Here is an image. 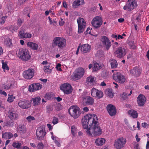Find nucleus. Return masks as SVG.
<instances>
[{
	"mask_svg": "<svg viewBox=\"0 0 149 149\" xmlns=\"http://www.w3.org/2000/svg\"><path fill=\"white\" fill-rule=\"evenodd\" d=\"M126 142L125 138L120 137L115 141L114 145L116 149H121L125 146Z\"/></svg>",
	"mask_w": 149,
	"mask_h": 149,
	"instance_id": "nucleus-6",
	"label": "nucleus"
},
{
	"mask_svg": "<svg viewBox=\"0 0 149 149\" xmlns=\"http://www.w3.org/2000/svg\"><path fill=\"white\" fill-rule=\"evenodd\" d=\"M98 120L97 116L95 114H87L81 120L83 127L84 129H87L88 126L90 127L95 122Z\"/></svg>",
	"mask_w": 149,
	"mask_h": 149,
	"instance_id": "nucleus-1",
	"label": "nucleus"
},
{
	"mask_svg": "<svg viewBox=\"0 0 149 149\" xmlns=\"http://www.w3.org/2000/svg\"><path fill=\"white\" fill-rule=\"evenodd\" d=\"M0 94H1L5 96H7V94L6 93L3 91H2V90H0Z\"/></svg>",
	"mask_w": 149,
	"mask_h": 149,
	"instance_id": "nucleus-60",
	"label": "nucleus"
},
{
	"mask_svg": "<svg viewBox=\"0 0 149 149\" xmlns=\"http://www.w3.org/2000/svg\"><path fill=\"white\" fill-rule=\"evenodd\" d=\"M137 3L135 0H128L126 5L123 7L125 10L128 9V11H131L137 6Z\"/></svg>",
	"mask_w": 149,
	"mask_h": 149,
	"instance_id": "nucleus-8",
	"label": "nucleus"
},
{
	"mask_svg": "<svg viewBox=\"0 0 149 149\" xmlns=\"http://www.w3.org/2000/svg\"><path fill=\"white\" fill-rule=\"evenodd\" d=\"M43 144L42 142H40L38 143L37 147L39 149H41L44 147Z\"/></svg>",
	"mask_w": 149,
	"mask_h": 149,
	"instance_id": "nucleus-51",
	"label": "nucleus"
},
{
	"mask_svg": "<svg viewBox=\"0 0 149 149\" xmlns=\"http://www.w3.org/2000/svg\"><path fill=\"white\" fill-rule=\"evenodd\" d=\"M86 80L88 84L90 83L93 84L94 81V77L92 76H90L87 78Z\"/></svg>",
	"mask_w": 149,
	"mask_h": 149,
	"instance_id": "nucleus-40",
	"label": "nucleus"
},
{
	"mask_svg": "<svg viewBox=\"0 0 149 149\" xmlns=\"http://www.w3.org/2000/svg\"><path fill=\"white\" fill-rule=\"evenodd\" d=\"M68 112L70 116L74 119L77 118L81 114L79 108L74 106H71L69 108Z\"/></svg>",
	"mask_w": 149,
	"mask_h": 149,
	"instance_id": "nucleus-5",
	"label": "nucleus"
},
{
	"mask_svg": "<svg viewBox=\"0 0 149 149\" xmlns=\"http://www.w3.org/2000/svg\"><path fill=\"white\" fill-rule=\"evenodd\" d=\"M41 88L42 85L40 84H33L29 86L28 91L30 92H33L40 89Z\"/></svg>",
	"mask_w": 149,
	"mask_h": 149,
	"instance_id": "nucleus-20",
	"label": "nucleus"
},
{
	"mask_svg": "<svg viewBox=\"0 0 149 149\" xmlns=\"http://www.w3.org/2000/svg\"><path fill=\"white\" fill-rule=\"evenodd\" d=\"M128 91H126L125 92L123 93L121 95V98L123 100H127L128 99Z\"/></svg>",
	"mask_w": 149,
	"mask_h": 149,
	"instance_id": "nucleus-38",
	"label": "nucleus"
},
{
	"mask_svg": "<svg viewBox=\"0 0 149 149\" xmlns=\"http://www.w3.org/2000/svg\"><path fill=\"white\" fill-rule=\"evenodd\" d=\"M84 73V70L83 68H78L75 70L74 77L76 79H79L83 76Z\"/></svg>",
	"mask_w": 149,
	"mask_h": 149,
	"instance_id": "nucleus-14",
	"label": "nucleus"
},
{
	"mask_svg": "<svg viewBox=\"0 0 149 149\" xmlns=\"http://www.w3.org/2000/svg\"><path fill=\"white\" fill-rule=\"evenodd\" d=\"M12 145L14 147L18 149L20 148L21 144L20 143L14 142Z\"/></svg>",
	"mask_w": 149,
	"mask_h": 149,
	"instance_id": "nucleus-44",
	"label": "nucleus"
},
{
	"mask_svg": "<svg viewBox=\"0 0 149 149\" xmlns=\"http://www.w3.org/2000/svg\"><path fill=\"white\" fill-rule=\"evenodd\" d=\"M95 122L92 125L86 129V131L89 135L91 136L93 134L95 136H99L102 134V131L97 121H95Z\"/></svg>",
	"mask_w": 149,
	"mask_h": 149,
	"instance_id": "nucleus-2",
	"label": "nucleus"
},
{
	"mask_svg": "<svg viewBox=\"0 0 149 149\" xmlns=\"http://www.w3.org/2000/svg\"><path fill=\"white\" fill-rule=\"evenodd\" d=\"M34 70L33 69H29L24 71L23 73V76L26 79H30L33 76L34 74Z\"/></svg>",
	"mask_w": 149,
	"mask_h": 149,
	"instance_id": "nucleus-12",
	"label": "nucleus"
},
{
	"mask_svg": "<svg viewBox=\"0 0 149 149\" xmlns=\"http://www.w3.org/2000/svg\"><path fill=\"white\" fill-rule=\"evenodd\" d=\"M91 50V46L87 44L83 45L81 49V52L83 54L88 53Z\"/></svg>",
	"mask_w": 149,
	"mask_h": 149,
	"instance_id": "nucleus-24",
	"label": "nucleus"
},
{
	"mask_svg": "<svg viewBox=\"0 0 149 149\" xmlns=\"http://www.w3.org/2000/svg\"><path fill=\"white\" fill-rule=\"evenodd\" d=\"M100 69V67L99 64L97 63H95L93 68V71H95Z\"/></svg>",
	"mask_w": 149,
	"mask_h": 149,
	"instance_id": "nucleus-42",
	"label": "nucleus"
},
{
	"mask_svg": "<svg viewBox=\"0 0 149 149\" xmlns=\"http://www.w3.org/2000/svg\"><path fill=\"white\" fill-rule=\"evenodd\" d=\"M47 112L49 113L53 110V109L50 106L47 107Z\"/></svg>",
	"mask_w": 149,
	"mask_h": 149,
	"instance_id": "nucleus-54",
	"label": "nucleus"
},
{
	"mask_svg": "<svg viewBox=\"0 0 149 149\" xmlns=\"http://www.w3.org/2000/svg\"><path fill=\"white\" fill-rule=\"evenodd\" d=\"M26 128L25 126L23 125H19L17 128V131L21 134H23L26 132Z\"/></svg>",
	"mask_w": 149,
	"mask_h": 149,
	"instance_id": "nucleus-29",
	"label": "nucleus"
},
{
	"mask_svg": "<svg viewBox=\"0 0 149 149\" xmlns=\"http://www.w3.org/2000/svg\"><path fill=\"white\" fill-rule=\"evenodd\" d=\"M28 0H18V3L20 5H22L24 4L25 2L27 1Z\"/></svg>",
	"mask_w": 149,
	"mask_h": 149,
	"instance_id": "nucleus-52",
	"label": "nucleus"
},
{
	"mask_svg": "<svg viewBox=\"0 0 149 149\" xmlns=\"http://www.w3.org/2000/svg\"><path fill=\"white\" fill-rule=\"evenodd\" d=\"M136 141L137 142H139L140 141V139L138 138V134H137L136 136Z\"/></svg>",
	"mask_w": 149,
	"mask_h": 149,
	"instance_id": "nucleus-63",
	"label": "nucleus"
},
{
	"mask_svg": "<svg viewBox=\"0 0 149 149\" xmlns=\"http://www.w3.org/2000/svg\"><path fill=\"white\" fill-rule=\"evenodd\" d=\"M66 45V40L63 38L55 37L53 40L52 46L54 47L57 46L60 49H63Z\"/></svg>",
	"mask_w": 149,
	"mask_h": 149,
	"instance_id": "nucleus-3",
	"label": "nucleus"
},
{
	"mask_svg": "<svg viewBox=\"0 0 149 149\" xmlns=\"http://www.w3.org/2000/svg\"><path fill=\"white\" fill-rule=\"evenodd\" d=\"M83 110L84 112H87L88 111V109L87 107H84L83 108Z\"/></svg>",
	"mask_w": 149,
	"mask_h": 149,
	"instance_id": "nucleus-64",
	"label": "nucleus"
},
{
	"mask_svg": "<svg viewBox=\"0 0 149 149\" xmlns=\"http://www.w3.org/2000/svg\"><path fill=\"white\" fill-rule=\"evenodd\" d=\"M27 45L29 47L33 50H36L38 49V45L36 43L31 42H29L27 43Z\"/></svg>",
	"mask_w": 149,
	"mask_h": 149,
	"instance_id": "nucleus-28",
	"label": "nucleus"
},
{
	"mask_svg": "<svg viewBox=\"0 0 149 149\" xmlns=\"http://www.w3.org/2000/svg\"><path fill=\"white\" fill-rule=\"evenodd\" d=\"M8 116L10 119L15 120L18 119V115L15 111L10 110L8 113Z\"/></svg>",
	"mask_w": 149,
	"mask_h": 149,
	"instance_id": "nucleus-25",
	"label": "nucleus"
},
{
	"mask_svg": "<svg viewBox=\"0 0 149 149\" xmlns=\"http://www.w3.org/2000/svg\"><path fill=\"white\" fill-rule=\"evenodd\" d=\"M58 118L56 117H54L53 120L52 121L53 123L54 124H55L58 123Z\"/></svg>",
	"mask_w": 149,
	"mask_h": 149,
	"instance_id": "nucleus-56",
	"label": "nucleus"
},
{
	"mask_svg": "<svg viewBox=\"0 0 149 149\" xmlns=\"http://www.w3.org/2000/svg\"><path fill=\"white\" fill-rule=\"evenodd\" d=\"M14 124L13 120L10 119L7 121L6 123V126L12 127L14 125Z\"/></svg>",
	"mask_w": 149,
	"mask_h": 149,
	"instance_id": "nucleus-39",
	"label": "nucleus"
},
{
	"mask_svg": "<svg viewBox=\"0 0 149 149\" xmlns=\"http://www.w3.org/2000/svg\"><path fill=\"white\" fill-rule=\"evenodd\" d=\"M45 134L46 132L44 129L39 127L37 130L36 135L38 139L39 140L42 139Z\"/></svg>",
	"mask_w": 149,
	"mask_h": 149,
	"instance_id": "nucleus-15",
	"label": "nucleus"
},
{
	"mask_svg": "<svg viewBox=\"0 0 149 149\" xmlns=\"http://www.w3.org/2000/svg\"><path fill=\"white\" fill-rule=\"evenodd\" d=\"M4 43L7 47H12L13 46L11 40L9 38H7L4 39Z\"/></svg>",
	"mask_w": 149,
	"mask_h": 149,
	"instance_id": "nucleus-31",
	"label": "nucleus"
},
{
	"mask_svg": "<svg viewBox=\"0 0 149 149\" xmlns=\"http://www.w3.org/2000/svg\"><path fill=\"white\" fill-rule=\"evenodd\" d=\"M101 41L103 46L107 50H108L111 46V43L109 38L106 36H102Z\"/></svg>",
	"mask_w": 149,
	"mask_h": 149,
	"instance_id": "nucleus-16",
	"label": "nucleus"
},
{
	"mask_svg": "<svg viewBox=\"0 0 149 149\" xmlns=\"http://www.w3.org/2000/svg\"><path fill=\"white\" fill-rule=\"evenodd\" d=\"M2 68L3 69H6L7 70H9V68L8 66V65L6 63L4 62H2Z\"/></svg>",
	"mask_w": 149,
	"mask_h": 149,
	"instance_id": "nucleus-48",
	"label": "nucleus"
},
{
	"mask_svg": "<svg viewBox=\"0 0 149 149\" xmlns=\"http://www.w3.org/2000/svg\"><path fill=\"white\" fill-rule=\"evenodd\" d=\"M61 66V64H60V63H58L56 65V68L59 71H61V68H60Z\"/></svg>",
	"mask_w": 149,
	"mask_h": 149,
	"instance_id": "nucleus-58",
	"label": "nucleus"
},
{
	"mask_svg": "<svg viewBox=\"0 0 149 149\" xmlns=\"http://www.w3.org/2000/svg\"><path fill=\"white\" fill-rule=\"evenodd\" d=\"M137 99L138 105L139 106H143L146 102V97L143 95L140 94L137 97Z\"/></svg>",
	"mask_w": 149,
	"mask_h": 149,
	"instance_id": "nucleus-22",
	"label": "nucleus"
},
{
	"mask_svg": "<svg viewBox=\"0 0 149 149\" xmlns=\"http://www.w3.org/2000/svg\"><path fill=\"white\" fill-rule=\"evenodd\" d=\"M142 126L145 128H146L148 127L149 125L146 123H142Z\"/></svg>",
	"mask_w": 149,
	"mask_h": 149,
	"instance_id": "nucleus-57",
	"label": "nucleus"
},
{
	"mask_svg": "<svg viewBox=\"0 0 149 149\" xmlns=\"http://www.w3.org/2000/svg\"><path fill=\"white\" fill-rule=\"evenodd\" d=\"M141 71L142 70L140 67L136 66L131 70L130 72L132 76L138 77L141 74Z\"/></svg>",
	"mask_w": 149,
	"mask_h": 149,
	"instance_id": "nucleus-18",
	"label": "nucleus"
},
{
	"mask_svg": "<svg viewBox=\"0 0 149 149\" xmlns=\"http://www.w3.org/2000/svg\"><path fill=\"white\" fill-rule=\"evenodd\" d=\"M128 44L130 48L132 49H134L135 48L136 45L134 41H130L128 42Z\"/></svg>",
	"mask_w": 149,
	"mask_h": 149,
	"instance_id": "nucleus-43",
	"label": "nucleus"
},
{
	"mask_svg": "<svg viewBox=\"0 0 149 149\" xmlns=\"http://www.w3.org/2000/svg\"><path fill=\"white\" fill-rule=\"evenodd\" d=\"M18 36L20 38H30L31 37V34L25 32V30L24 29L23 26L20 29V30L18 32Z\"/></svg>",
	"mask_w": 149,
	"mask_h": 149,
	"instance_id": "nucleus-13",
	"label": "nucleus"
},
{
	"mask_svg": "<svg viewBox=\"0 0 149 149\" xmlns=\"http://www.w3.org/2000/svg\"><path fill=\"white\" fill-rule=\"evenodd\" d=\"M18 105L21 108L24 109H27L31 107L30 102L27 100H20L18 103Z\"/></svg>",
	"mask_w": 149,
	"mask_h": 149,
	"instance_id": "nucleus-23",
	"label": "nucleus"
},
{
	"mask_svg": "<svg viewBox=\"0 0 149 149\" xmlns=\"http://www.w3.org/2000/svg\"><path fill=\"white\" fill-rule=\"evenodd\" d=\"M27 120L29 122H31V120H35V118L33 116H30L26 118Z\"/></svg>",
	"mask_w": 149,
	"mask_h": 149,
	"instance_id": "nucleus-50",
	"label": "nucleus"
},
{
	"mask_svg": "<svg viewBox=\"0 0 149 149\" xmlns=\"http://www.w3.org/2000/svg\"><path fill=\"white\" fill-rule=\"evenodd\" d=\"M44 70L45 72L47 73H49L52 71V70L50 69L48 66H44Z\"/></svg>",
	"mask_w": 149,
	"mask_h": 149,
	"instance_id": "nucleus-46",
	"label": "nucleus"
},
{
	"mask_svg": "<svg viewBox=\"0 0 149 149\" xmlns=\"http://www.w3.org/2000/svg\"><path fill=\"white\" fill-rule=\"evenodd\" d=\"M54 142L56 144V146L58 147H60L61 146V144L56 139H55Z\"/></svg>",
	"mask_w": 149,
	"mask_h": 149,
	"instance_id": "nucleus-59",
	"label": "nucleus"
},
{
	"mask_svg": "<svg viewBox=\"0 0 149 149\" xmlns=\"http://www.w3.org/2000/svg\"><path fill=\"white\" fill-rule=\"evenodd\" d=\"M41 100V98L39 97H37L35 98L32 99L31 101L33 102V105H38L40 104V101Z\"/></svg>",
	"mask_w": 149,
	"mask_h": 149,
	"instance_id": "nucleus-35",
	"label": "nucleus"
},
{
	"mask_svg": "<svg viewBox=\"0 0 149 149\" xmlns=\"http://www.w3.org/2000/svg\"><path fill=\"white\" fill-rule=\"evenodd\" d=\"M71 132L73 135L75 136L77 132L75 126L73 125L71 127Z\"/></svg>",
	"mask_w": 149,
	"mask_h": 149,
	"instance_id": "nucleus-47",
	"label": "nucleus"
},
{
	"mask_svg": "<svg viewBox=\"0 0 149 149\" xmlns=\"http://www.w3.org/2000/svg\"><path fill=\"white\" fill-rule=\"evenodd\" d=\"M106 93L108 96L111 98L113 96V94L112 93V89H108L106 91Z\"/></svg>",
	"mask_w": 149,
	"mask_h": 149,
	"instance_id": "nucleus-41",
	"label": "nucleus"
},
{
	"mask_svg": "<svg viewBox=\"0 0 149 149\" xmlns=\"http://www.w3.org/2000/svg\"><path fill=\"white\" fill-rule=\"evenodd\" d=\"M22 22V20L20 18H18L17 22V24L18 26H17L19 28Z\"/></svg>",
	"mask_w": 149,
	"mask_h": 149,
	"instance_id": "nucleus-49",
	"label": "nucleus"
},
{
	"mask_svg": "<svg viewBox=\"0 0 149 149\" xmlns=\"http://www.w3.org/2000/svg\"><path fill=\"white\" fill-rule=\"evenodd\" d=\"M13 136V134L10 132H3L2 137L7 139H10Z\"/></svg>",
	"mask_w": 149,
	"mask_h": 149,
	"instance_id": "nucleus-30",
	"label": "nucleus"
},
{
	"mask_svg": "<svg viewBox=\"0 0 149 149\" xmlns=\"http://www.w3.org/2000/svg\"><path fill=\"white\" fill-rule=\"evenodd\" d=\"M96 10V7L95 6L92 7L90 9V11L91 12H95Z\"/></svg>",
	"mask_w": 149,
	"mask_h": 149,
	"instance_id": "nucleus-61",
	"label": "nucleus"
},
{
	"mask_svg": "<svg viewBox=\"0 0 149 149\" xmlns=\"http://www.w3.org/2000/svg\"><path fill=\"white\" fill-rule=\"evenodd\" d=\"M60 89L66 94L70 93L72 91L71 85L68 83L62 84L60 86Z\"/></svg>",
	"mask_w": 149,
	"mask_h": 149,
	"instance_id": "nucleus-9",
	"label": "nucleus"
},
{
	"mask_svg": "<svg viewBox=\"0 0 149 149\" xmlns=\"http://www.w3.org/2000/svg\"><path fill=\"white\" fill-rule=\"evenodd\" d=\"M6 18L7 17L6 16L2 17L1 18L2 21L0 22V24H2L5 22L6 20Z\"/></svg>",
	"mask_w": 149,
	"mask_h": 149,
	"instance_id": "nucleus-55",
	"label": "nucleus"
},
{
	"mask_svg": "<svg viewBox=\"0 0 149 149\" xmlns=\"http://www.w3.org/2000/svg\"><path fill=\"white\" fill-rule=\"evenodd\" d=\"M78 24V32L79 33H82L86 26V23L84 19L81 17H79L77 19Z\"/></svg>",
	"mask_w": 149,
	"mask_h": 149,
	"instance_id": "nucleus-7",
	"label": "nucleus"
},
{
	"mask_svg": "<svg viewBox=\"0 0 149 149\" xmlns=\"http://www.w3.org/2000/svg\"><path fill=\"white\" fill-rule=\"evenodd\" d=\"M113 78L114 80L122 84L125 81V77L119 72H117L114 73L113 75Z\"/></svg>",
	"mask_w": 149,
	"mask_h": 149,
	"instance_id": "nucleus-10",
	"label": "nucleus"
},
{
	"mask_svg": "<svg viewBox=\"0 0 149 149\" xmlns=\"http://www.w3.org/2000/svg\"><path fill=\"white\" fill-rule=\"evenodd\" d=\"M126 91H128V95L130 96L131 95V94L132 93V90H130V89H127Z\"/></svg>",
	"mask_w": 149,
	"mask_h": 149,
	"instance_id": "nucleus-62",
	"label": "nucleus"
},
{
	"mask_svg": "<svg viewBox=\"0 0 149 149\" xmlns=\"http://www.w3.org/2000/svg\"><path fill=\"white\" fill-rule=\"evenodd\" d=\"M114 54L116 57L120 58H122L126 54L125 49L122 47H119L117 49Z\"/></svg>",
	"mask_w": 149,
	"mask_h": 149,
	"instance_id": "nucleus-17",
	"label": "nucleus"
},
{
	"mask_svg": "<svg viewBox=\"0 0 149 149\" xmlns=\"http://www.w3.org/2000/svg\"><path fill=\"white\" fill-rule=\"evenodd\" d=\"M105 142V140L104 138L98 139L96 140L95 142L96 144L99 146L104 144Z\"/></svg>",
	"mask_w": 149,
	"mask_h": 149,
	"instance_id": "nucleus-34",
	"label": "nucleus"
},
{
	"mask_svg": "<svg viewBox=\"0 0 149 149\" xmlns=\"http://www.w3.org/2000/svg\"><path fill=\"white\" fill-rule=\"evenodd\" d=\"M84 0H77L74 1L73 3L72 7L74 8H75L80 5H82L84 4Z\"/></svg>",
	"mask_w": 149,
	"mask_h": 149,
	"instance_id": "nucleus-27",
	"label": "nucleus"
},
{
	"mask_svg": "<svg viewBox=\"0 0 149 149\" xmlns=\"http://www.w3.org/2000/svg\"><path fill=\"white\" fill-rule=\"evenodd\" d=\"M14 82H11L10 84L4 85L3 86V88L5 90H8L13 88L14 87Z\"/></svg>",
	"mask_w": 149,
	"mask_h": 149,
	"instance_id": "nucleus-33",
	"label": "nucleus"
},
{
	"mask_svg": "<svg viewBox=\"0 0 149 149\" xmlns=\"http://www.w3.org/2000/svg\"><path fill=\"white\" fill-rule=\"evenodd\" d=\"M8 29L13 33L15 31H16L18 29V27L16 26H9L8 27Z\"/></svg>",
	"mask_w": 149,
	"mask_h": 149,
	"instance_id": "nucleus-37",
	"label": "nucleus"
},
{
	"mask_svg": "<svg viewBox=\"0 0 149 149\" xmlns=\"http://www.w3.org/2000/svg\"><path fill=\"white\" fill-rule=\"evenodd\" d=\"M86 104L87 105H92L94 104V100L93 98L89 96L84 97Z\"/></svg>",
	"mask_w": 149,
	"mask_h": 149,
	"instance_id": "nucleus-26",
	"label": "nucleus"
},
{
	"mask_svg": "<svg viewBox=\"0 0 149 149\" xmlns=\"http://www.w3.org/2000/svg\"><path fill=\"white\" fill-rule=\"evenodd\" d=\"M107 110L109 115L111 116H114L116 113L115 106L111 104H109L107 107Z\"/></svg>",
	"mask_w": 149,
	"mask_h": 149,
	"instance_id": "nucleus-21",
	"label": "nucleus"
},
{
	"mask_svg": "<svg viewBox=\"0 0 149 149\" xmlns=\"http://www.w3.org/2000/svg\"><path fill=\"white\" fill-rule=\"evenodd\" d=\"M109 61L110 62L111 68H116L117 67L118 63L116 60L111 58L109 59Z\"/></svg>",
	"mask_w": 149,
	"mask_h": 149,
	"instance_id": "nucleus-32",
	"label": "nucleus"
},
{
	"mask_svg": "<svg viewBox=\"0 0 149 149\" xmlns=\"http://www.w3.org/2000/svg\"><path fill=\"white\" fill-rule=\"evenodd\" d=\"M102 23V21L101 17L98 16L94 17L91 21L92 25L95 28L100 27Z\"/></svg>",
	"mask_w": 149,
	"mask_h": 149,
	"instance_id": "nucleus-11",
	"label": "nucleus"
},
{
	"mask_svg": "<svg viewBox=\"0 0 149 149\" xmlns=\"http://www.w3.org/2000/svg\"><path fill=\"white\" fill-rule=\"evenodd\" d=\"M128 113L133 118H136L138 117V113L135 111L132 110H130L129 111Z\"/></svg>",
	"mask_w": 149,
	"mask_h": 149,
	"instance_id": "nucleus-36",
	"label": "nucleus"
},
{
	"mask_svg": "<svg viewBox=\"0 0 149 149\" xmlns=\"http://www.w3.org/2000/svg\"><path fill=\"white\" fill-rule=\"evenodd\" d=\"M15 99V97L13 96V95H8V98L7 101L9 102H13L14 100Z\"/></svg>",
	"mask_w": 149,
	"mask_h": 149,
	"instance_id": "nucleus-45",
	"label": "nucleus"
},
{
	"mask_svg": "<svg viewBox=\"0 0 149 149\" xmlns=\"http://www.w3.org/2000/svg\"><path fill=\"white\" fill-rule=\"evenodd\" d=\"M91 94L92 96L94 97H97L100 98L103 97V93L100 91H99L93 88L91 91Z\"/></svg>",
	"mask_w": 149,
	"mask_h": 149,
	"instance_id": "nucleus-19",
	"label": "nucleus"
},
{
	"mask_svg": "<svg viewBox=\"0 0 149 149\" xmlns=\"http://www.w3.org/2000/svg\"><path fill=\"white\" fill-rule=\"evenodd\" d=\"M17 54L19 58L25 61H28L31 58V55L28 50L25 48L19 49Z\"/></svg>",
	"mask_w": 149,
	"mask_h": 149,
	"instance_id": "nucleus-4",
	"label": "nucleus"
},
{
	"mask_svg": "<svg viewBox=\"0 0 149 149\" xmlns=\"http://www.w3.org/2000/svg\"><path fill=\"white\" fill-rule=\"evenodd\" d=\"M109 75V72L107 71H105L103 72V76L104 77L106 78Z\"/></svg>",
	"mask_w": 149,
	"mask_h": 149,
	"instance_id": "nucleus-53",
	"label": "nucleus"
}]
</instances>
